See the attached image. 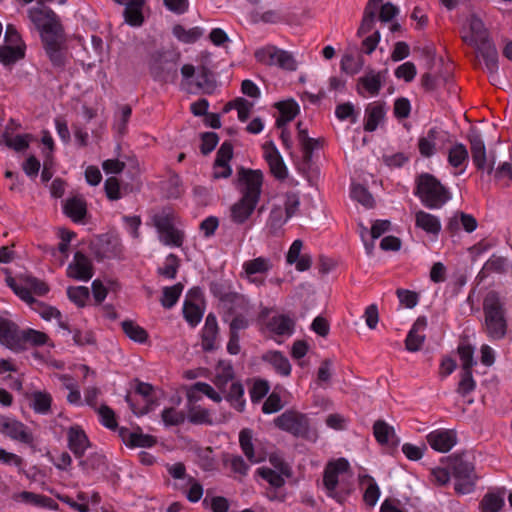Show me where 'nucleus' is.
<instances>
[{
    "label": "nucleus",
    "mask_w": 512,
    "mask_h": 512,
    "mask_svg": "<svg viewBox=\"0 0 512 512\" xmlns=\"http://www.w3.org/2000/svg\"><path fill=\"white\" fill-rule=\"evenodd\" d=\"M352 478L350 464L345 458L329 461L323 473V485L327 496L342 503L352 490Z\"/></svg>",
    "instance_id": "obj_1"
},
{
    "label": "nucleus",
    "mask_w": 512,
    "mask_h": 512,
    "mask_svg": "<svg viewBox=\"0 0 512 512\" xmlns=\"http://www.w3.org/2000/svg\"><path fill=\"white\" fill-rule=\"evenodd\" d=\"M483 330L491 340H501L507 333L505 302L501 296L490 291L483 299Z\"/></svg>",
    "instance_id": "obj_2"
},
{
    "label": "nucleus",
    "mask_w": 512,
    "mask_h": 512,
    "mask_svg": "<svg viewBox=\"0 0 512 512\" xmlns=\"http://www.w3.org/2000/svg\"><path fill=\"white\" fill-rule=\"evenodd\" d=\"M151 220L163 245L169 247L182 246L185 234L180 228V218L173 208L163 207L152 215Z\"/></svg>",
    "instance_id": "obj_3"
},
{
    "label": "nucleus",
    "mask_w": 512,
    "mask_h": 512,
    "mask_svg": "<svg viewBox=\"0 0 512 512\" xmlns=\"http://www.w3.org/2000/svg\"><path fill=\"white\" fill-rule=\"evenodd\" d=\"M416 195L422 204L429 209H439L451 198L449 190L428 173L417 177Z\"/></svg>",
    "instance_id": "obj_4"
},
{
    "label": "nucleus",
    "mask_w": 512,
    "mask_h": 512,
    "mask_svg": "<svg viewBox=\"0 0 512 512\" xmlns=\"http://www.w3.org/2000/svg\"><path fill=\"white\" fill-rule=\"evenodd\" d=\"M449 470L455 479V491L458 494L473 492L477 480L474 463L469 454H455L450 457Z\"/></svg>",
    "instance_id": "obj_5"
},
{
    "label": "nucleus",
    "mask_w": 512,
    "mask_h": 512,
    "mask_svg": "<svg viewBox=\"0 0 512 512\" xmlns=\"http://www.w3.org/2000/svg\"><path fill=\"white\" fill-rule=\"evenodd\" d=\"M275 425L296 437H301L311 442L318 439L317 430L310 425L306 415L295 412L285 411L283 414L275 418Z\"/></svg>",
    "instance_id": "obj_6"
},
{
    "label": "nucleus",
    "mask_w": 512,
    "mask_h": 512,
    "mask_svg": "<svg viewBox=\"0 0 512 512\" xmlns=\"http://www.w3.org/2000/svg\"><path fill=\"white\" fill-rule=\"evenodd\" d=\"M181 74L183 89L188 93L210 92L214 88L212 74L203 66L195 69L193 65L185 64L181 68Z\"/></svg>",
    "instance_id": "obj_7"
},
{
    "label": "nucleus",
    "mask_w": 512,
    "mask_h": 512,
    "mask_svg": "<svg viewBox=\"0 0 512 512\" xmlns=\"http://www.w3.org/2000/svg\"><path fill=\"white\" fill-rule=\"evenodd\" d=\"M8 282L14 293L31 307H33V305H39L34 299V295L43 296L49 290L45 282L32 276L11 278Z\"/></svg>",
    "instance_id": "obj_8"
},
{
    "label": "nucleus",
    "mask_w": 512,
    "mask_h": 512,
    "mask_svg": "<svg viewBox=\"0 0 512 512\" xmlns=\"http://www.w3.org/2000/svg\"><path fill=\"white\" fill-rule=\"evenodd\" d=\"M263 186L260 170L240 168L237 174V189L241 197L259 202Z\"/></svg>",
    "instance_id": "obj_9"
},
{
    "label": "nucleus",
    "mask_w": 512,
    "mask_h": 512,
    "mask_svg": "<svg viewBox=\"0 0 512 512\" xmlns=\"http://www.w3.org/2000/svg\"><path fill=\"white\" fill-rule=\"evenodd\" d=\"M272 269V259L259 256L243 262L241 276L256 286H262L265 283V277Z\"/></svg>",
    "instance_id": "obj_10"
},
{
    "label": "nucleus",
    "mask_w": 512,
    "mask_h": 512,
    "mask_svg": "<svg viewBox=\"0 0 512 512\" xmlns=\"http://www.w3.org/2000/svg\"><path fill=\"white\" fill-rule=\"evenodd\" d=\"M255 57L258 62L265 65L277 66L288 71H294L297 68V62L292 54L273 46L257 50Z\"/></svg>",
    "instance_id": "obj_11"
},
{
    "label": "nucleus",
    "mask_w": 512,
    "mask_h": 512,
    "mask_svg": "<svg viewBox=\"0 0 512 512\" xmlns=\"http://www.w3.org/2000/svg\"><path fill=\"white\" fill-rule=\"evenodd\" d=\"M447 131L439 127H432L418 140V149L423 157L430 158L436 151L442 150L450 141Z\"/></svg>",
    "instance_id": "obj_12"
},
{
    "label": "nucleus",
    "mask_w": 512,
    "mask_h": 512,
    "mask_svg": "<svg viewBox=\"0 0 512 512\" xmlns=\"http://www.w3.org/2000/svg\"><path fill=\"white\" fill-rule=\"evenodd\" d=\"M151 74L157 81L174 83L178 78V62L171 54L158 55L151 64Z\"/></svg>",
    "instance_id": "obj_13"
},
{
    "label": "nucleus",
    "mask_w": 512,
    "mask_h": 512,
    "mask_svg": "<svg viewBox=\"0 0 512 512\" xmlns=\"http://www.w3.org/2000/svg\"><path fill=\"white\" fill-rule=\"evenodd\" d=\"M0 433L13 441L30 445L33 443V434L31 430L21 421L0 415Z\"/></svg>",
    "instance_id": "obj_14"
},
{
    "label": "nucleus",
    "mask_w": 512,
    "mask_h": 512,
    "mask_svg": "<svg viewBox=\"0 0 512 512\" xmlns=\"http://www.w3.org/2000/svg\"><path fill=\"white\" fill-rule=\"evenodd\" d=\"M426 440L433 450L446 453L456 445L457 435L452 429L439 428L428 433Z\"/></svg>",
    "instance_id": "obj_15"
},
{
    "label": "nucleus",
    "mask_w": 512,
    "mask_h": 512,
    "mask_svg": "<svg viewBox=\"0 0 512 512\" xmlns=\"http://www.w3.org/2000/svg\"><path fill=\"white\" fill-rule=\"evenodd\" d=\"M298 140L303 151V160H313L325 157L324 146L325 140L323 138H310L306 130L301 129V124H298Z\"/></svg>",
    "instance_id": "obj_16"
},
{
    "label": "nucleus",
    "mask_w": 512,
    "mask_h": 512,
    "mask_svg": "<svg viewBox=\"0 0 512 512\" xmlns=\"http://www.w3.org/2000/svg\"><path fill=\"white\" fill-rule=\"evenodd\" d=\"M35 141H37L36 135L32 133L15 134L11 131L9 126H6L1 134V142L7 148L17 153H25Z\"/></svg>",
    "instance_id": "obj_17"
},
{
    "label": "nucleus",
    "mask_w": 512,
    "mask_h": 512,
    "mask_svg": "<svg viewBox=\"0 0 512 512\" xmlns=\"http://www.w3.org/2000/svg\"><path fill=\"white\" fill-rule=\"evenodd\" d=\"M383 81L384 77L381 72L371 70L358 79L357 93L364 98L377 96L382 88Z\"/></svg>",
    "instance_id": "obj_18"
},
{
    "label": "nucleus",
    "mask_w": 512,
    "mask_h": 512,
    "mask_svg": "<svg viewBox=\"0 0 512 512\" xmlns=\"http://www.w3.org/2000/svg\"><path fill=\"white\" fill-rule=\"evenodd\" d=\"M67 275L79 281L90 280L93 276L91 260L81 252L75 253L73 261L67 267Z\"/></svg>",
    "instance_id": "obj_19"
},
{
    "label": "nucleus",
    "mask_w": 512,
    "mask_h": 512,
    "mask_svg": "<svg viewBox=\"0 0 512 512\" xmlns=\"http://www.w3.org/2000/svg\"><path fill=\"white\" fill-rule=\"evenodd\" d=\"M68 447L77 458L83 457L90 446L89 439L80 426H71L67 431Z\"/></svg>",
    "instance_id": "obj_20"
},
{
    "label": "nucleus",
    "mask_w": 512,
    "mask_h": 512,
    "mask_svg": "<svg viewBox=\"0 0 512 512\" xmlns=\"http://www.w3.org/2000/svg\"><path fill=\"white\" fill-rule=\"evenodd\" d=\"M462 39L465 43L474 48L482 45L484 42H490L484 23L476 16L469 18V33H464Z\"/></svg>",
    "instance_id": "obj_21"
},
{
    "label": "nucleus",
    "mask_w": 512,
    "mask_h": 512,
    "mask_svg": "<svg viewBox=\"0 0 512 512\" xmlns=\"http://www.w3.org/2000/svg\"><path fill=\"white\" fill-rule=\"evenodd\" d=\"M20 330L8 319L0 317V344L11 350H19Z\"/></svg>",
    "instance_id": "obj_22"
},
{
    "label": "nucleus",
    "mask_w": 512,
    "mask_h": 512,
    "mask_svg": "<svg viewBox=\"0 0 512 512\" xmlns=\"http://www.w3.org/2000/svg\"><path fill=\"white\" fill-rule=\"evenodd\" d=\"M257 204L258 202L240 197V199L230 207L231 220L236 224L245 223L253 214Z\"/></svg>",
    "instance_id": "obj_23"
},
{
    "label": "nucleus",
    "mask_w": 512,
    "mask_h": 512,
    "mask_svg": "<svg viewBox=\"0 0 512 512\" xmlns=\"http://www.w3.org/2000/svg\"><path fill=\"white\" fill-rule=\"evenodd\" d=\"M359 485L364 490L363 500L365 504L374 507L381 495L380 488L375 479L368 474H360Z\"/></svg>",
    "instance_id": "obj_24"
},
{
    "label": "nucleus",
    "mask_w": 512,
    "mask_h": 512,
    "mask_svg": "<svg viewBox=\"0 0 512 512\" xmlns=\"http://www.w3.org/2000/svg\"><path fill=\"white\" fill-rule=\"evenodd\" d=\"M426 325L427 323L425 318H418L413 324L405 340L406 349L408 351L416 352L421 348L425 340L423 332Z\"/></svg>",
    "instance_id": "obj_25"
},
{
    "label": "nucleus",
    "mask_w": 512,
    "mask_h": 512,
    "mask_svg": "<svg viewBox=\"0 0 512 512\" xmlns=\"http://www.w3.org/2000/svg\"><path fill=\"white\" fill-rule=\"evenodd\" d=\"M239 442L244 455L251 463H259L265 459L264 452L254 448L251 430L243 429L239 434Z\"/></svg>",
    "instance_id": "obj_26"
},
{
    "label": "nucleus",
    "mask_w": 512,
    "mask_h": 512,
    "mask_svg": "<svg viewBox=\"0 0 512 512\" xmlns=\"http://www.w3.org/2000/svg\"><path fill=\"white\" fill-rule=\"evenodd\" d=\"M146 0H128L124 5L125 22L130 26L139 27L144 22L143 8Z\"/></svg>",
    "instance_id": "obj_27"
},
{
    "label": "nucleus",
    "mask_w": 512,
    "mask_h": 512,
    "mask_svg": "<svg viewBox=\"0 0 512 512\" xmlns=\"http://www.w3.org/2000/svg\"><path fill=\"white\" fill-rule=\"evenodd\" d=\"M12 498L17 503L29 504L36 507H46L52 510L57 508V504L53 499L33 492L23 491L15 493Z\"/></svg>",
    "instance_id": "obj_28"
},
{
    "label": "nucleus",
    "mask_w": 512,
    "mask_h": 512,
    "mask_svg": "<svg viewBox=\"0 0 512 512\" xmlns=\"http://www.w3.org/2000/svg\"><path fill=\"white\" fill-rule=\"evenodd\" d=\"M478 56L484 61L487 71L494 75L498 71V53L492 42H484L482 45L475 47Z\"/></svg>",
    "instance_id": "obj_29"
},
{
    "label": "nucleus",
    "mask_w": 512,
    "mask_h": 512,
    "mask_svg": "<svg viewBox=\"0 0 512 512\" xmlns=\"http://www.w3.org/2000/svg\"><path fill=\"white\" fill-rule=\"evenodd\" d=\"M39 31L45 50L48 48L60 47L64 45L65 39L62 33V29L57 22Z\"/></svg>",
    "instance_id": "obj_30"
},
{
    "label": "nucleus",
    "mask_w": 512,
    "mask_h": 512,
    "mask_svg": "<svg viewBox=\"0 0 512 512\" xmlns=\"http://www.w3.org/2000/svg\"><path fill=\"white\" fill-rule=\"evenodd\" d=\"M384 116L385 109L381 103H370L365 110L364 130L367 132L375 131L384 119Z\"/></svg>",
    "instance_id": "obj_31"
},
{
    "label": "nucleus",
    "mask_w": 512,
    "mask_h": 512,
    "mask_svg": "<svg viewBox=\"0 0 512 512\" xmlns=\"http://www.w3.org/2000/svg\"><path fill=\"white\" fill-rule=\"evenodd\" d=\"M187 398L191 401H200L202 398V395L207 396L209 399L213 400L214 402H220L222 397L218 392L214 390V388L204 382H197L190 386L187 389Z\"/></svg>",
    "instance_id": "obj_32"
},
{
    "label": "nucleus",
    "mask_w": 512,
    "mask_h": 512,
    "mask_svg": "<svg viewBox=\"0 0 512 512\" xmlns=\"http://www.w3.org/2000/svg\"><path fill=\"white\" fill-rule=\"evenodd\" d=\"M30 20L38 30H41L56 22L54 12L44 6L32 7L28 11Z\"/></svg>",
    "instance_id": "obj_33"
},
{
    "label": "nucleus",
    "mask_w": 512,
    "mask_h": 512,
    "mask_svg": "<svg viewBox=\"0 0 512 512\" xmlns=\"http://www.w3.org/2000/svg\"><path fill=\"white\" fill-rule=\"evenodd\" d=\"M415 225L426 233L433 235H437L441 230L439 218L423 210L415 213Z\"/></svg>",
    "instance_id": "obj_34"
},
{
    "label": "nucleus",
    "mask_w": 512,
    "mask_h": 512,
    "mask_svg": "<svg viewBox=\"0 0 512 512\" xmlns=\"http://www.w3.org/2000/svg\"><path fill=\"white\" fill-rule=\"evenodd\" d=\"M373 433L376 440L380 444L397 445L398 439L396 437L394 428L388 425L385 421L378 420L373 425Z\"/></svg>",
    "instance_id": "obj_35"
},
{
    "label": "nucleus",
    "mask_w": 512,
    "mask_h": 512,
    "mask_svg": "<svg viewBox=\"0 0 512 512\" xmlns=\"http://www.w3.org/2000/svg\"><path fill=\"white\" fill-rule=\"evenodd\" d=\"M295 323L292 318L287 315H277L270 319L268 322V329L276 334L282 336H290L294 332Z\"/></svg>",
    "instance_id": "obj_36"
},
{
    "label": "nucleus",
    "mask_w": 512,
    "mask_h": 512,
    "mask_svg": "<svg viewBox=\"0 0 512 512\" xmlns=\"http://www.w3.org/2000/svg\"><path fill=\"white\" fill-rule=\"evenodd\" d=\"M64 212L74 222H80L86 215V202L80 196H74L66 200Z\"/></svg>",
    "instance_id": "obj_37"
},
{
    "label": "nucleus",
    "mask_w": 512,
    "mask_h": 512,
    "mask_svg": "<svg viewBox=\"0 0 512 512\" xmlns=\"http://www.w3.org/2000/svg\"><path fill=\"white\" fill-rule=\"evenodd\" d=\"M290 219L285 210L281 206L273 207L270 211L266 228L271 235H278L281 232L282 227Z\"/></svg>",
    "instance_id": "obj_38"
},
{
    "label": "nucleus",
    "mask_w": 512,
    "mask_h": 512,
    "mask_svg": "<svg viewBox=\"0 0 512 512\" xmlns=\"http://www.w3.org/2000/svg\"><path fill=\"white\" fill-rule=\"evenodd\" d=\"M478 226L477 220L470 214L456 213L449 221L448 228L451 231H457L460 227L467 233H472Z\"/></svg>",
    "instance_id": "obj_39"
},
{
    "label": "nucleus",
    "mask_w": 512,
    "mask_h": 512,
    "mask_svg": "<svg viewBox=\"0 0 512 512\" xmlns=\"http://www.w3.org/2000/svg\"><path fill=\"white\" fill-rule=\"evenodd\" d=\"M264 360L267 361L275 371L282 376H289L291 373V364L287 357L278 351H271L265 354Z\"/></svg>",
    "instance_id": "obj_40"
},
{
    "label": "nucleus",
    "mask_w": 512,
    "mask_h": 512,
    "mask_svg": "<svg viewBox=\"0 0 512 512\" xmlns=\"http://www.w3.org/2000/svg\"><path fill=\"white\" fill-rule=\"evenodd\" d=\"M121 435L124 442L131 447H152L156 443L153 436L143 434L139 431L129 432L122 430Z\"/></svg>",
    "instance_id": "obj_41"
},
{
    "label": "nucleus",
    "mask_w": 512,
    "mask_h": 512,
    "mask_svg": "<svg viewBox=\"0 0 512 512\" xmlns=\"http://www.w3.org/2000/svg\"><path fill=\"white\" fill-rule=\"evenodd\" d=\"M198 401H189L187 399V415L186 418L193 424H209L211 416L209 410L197 405Z\"/></svg>",
    "instance_id": "obj_42"
},
{
    "label": "nucleus",
    "mask_w": 512,
    "mask_h": 512,
    "mask_svg": "<svg viewBox=\"0 0 512 512\" xmlns=\"http://www.w3.org/2000/svg\"><path fill=\"white\" fill-rule=\"evenodd\" d=\"M277 108L279 110V116L276 120L278 127L286 126L299 112V105L293 100L280 102Z\"/></svg>",
    "instance_id": "obj_43"
},
{
    "label": "nucleus",
    "mask_w": 512,
    "mask_h": 512,
    "mask_svg": "<svg viewBox=\"0 0 512 512\" xmlns=\"http://www.w3.org/2000/svg\"><path fill=\"white\" fill-rule=\"evenodd\" d=\"M217 333V319L213 314H208L202 332V345L204 349H212Z\"/></svg>",
    "instance_id": "obj_44"
},
{
    "label": "nucleus",
    "mask_w": 512,
    "mask_h": 512,
    "mask_svg": "<svg viewBox=\"0 0 512 512\" xmlns=\"http://www.w3.org/2000/svg\"><path fill=\"white\" fill-rule=\"evenodd\" d=\"M25 46L23 43L10 46H0V62L4 65L12 64L24 57Z\"/></svg>",
    "instance_id": "obj_45"
},
{
    "label": "nucleus",
    "mask_w": 512,
    "mask_h": 512,
    "mask_svg": "<svg viewBox=\"0 0 512 512\" xmlns=\"http://www.w3.org/2000/svg\"><path fill=\"white\" fill-rule=\"evenodd\" d=\"M252 108H253L252 102H250L242 97H238V98L228 102L224 107V111L229 112L230 110H236L237 114H238V119L241 122H245L248 119Z\"/></svg>",
    "instance_id": "obj_46"
},
{
    "label": "nucleus",
    "mask_w": 512,
    "mask_h": 512,
    "mask_svg": "<svg viewBox=\"0 0 512 512\" xmlns=\"http://www.w3.org/2000/svg\"><path fill=\"white\" fill-rule=\"evenodd\" d=\"M19 350L25 349L27 344L42 345L47 341L46 334L33 330H20Z\"/></svg>",
    "instance_id": "obj_47"
},
{
    "label": "nucleus",
    "mask_w": 512,
    "mask_h": 512,
    "mask_svg": "<svg viewBox=\"0 0 512 512\" xmlns=\"http://www.w3.org/2000/svg\"><path fill=\"white\" fill-rule=\"evenodd\" d=\"M226 400L237 411H243L245 407L243 386L240 383L232 382L226 395Z\"/></svg>",
    "instance_id": "obj_48"
},
{
    "label": "nucleus",
    "mask_w": 512,
    "mask_h": 512,
    "mask_svg": "<svg viewBox=\"0 0 512 512\" xmlns=\"http://www.w3.org/2000/svg\"><path fill=\"white\" fill-rule=\"evenodd\" d=\"M122 329L124 333L127 335V337H129L131 340L137 343L143 344L148 339V333L146 332V330L133 321H123Z\"/></svg>",
    "instance_id": "obj_49"
},
{
    "label": "nucleus",
    "mask_w": 512,
    "mask_h": 512,
    "mask_svg": "<svg viewBox=\"0 0 512 512\" xmlns=\"http://www.w3.org/2000/svg\"><path fill=\"white\" fill-rule=\"evenodd\" d=\"M173 35L181 42L194 43L203 35V30L199 27L186 29L182 25H176L173 27Z\"/></svg>",
    "instance_id": "obj_50"
},
{
    "label": "nucleus",
    "mask_w": 512,
    "mask_h": 512,
    "mask_svg": "<svg viewBox=\"0 0 512 512\" xmlns=\"http://www.w3.org/2000/svg\"><path fill=\"white\" fill-rule=\"evenodd\" d=\"M503 505V495L495 492L487 493L480 502L482 512H498Z\"/></svg>",
    "instance_id": "obj_51"
},
{
    "label": "nucleus",
    "mask_w": 512,
    "mask_h": 512,
    "mask_svg": "<svg viewBox=\"0 0 512 512\" xmlns=\"http://www.w3.org/2000/svg\"><path fill=\"white\" fill-rule=\"evenodd\" d=\"M472 160H486V148L481 136L476 131H471L468 135Z\"/></svg>",
    "instance_id": "obj_52"
},
{
    "label": "nucleus",
    "mask_w": 512,
    "mask_h": 512,
    "mask_svg": "<svg viewBox=\"0 0 512 512\" xmlns=\"http://www.w3.org/2000/svg\"><path fill=\"white\" fill-rule=\"evenodd\" d=\"M183 291V285L177 283L170 287H165L163 289V295L161 298V304L164 308L170 309L172 308L177 301L179 300Z\"/></svg>",
    "instance_id": "obj_53"
},
{
    "label": "nucleus",
    "mask_w": 512,
    "mask_h": 512,
    "mask_svg": "<svg viewBox=\"0 0 512 512\" xmlns=\"http://www.w3.org/2000/svg\"><path fill=\"white\" fill-rule=\"evenodd\" d=\"M153 388L149 384L141 383L138 386V393L141 395V401L144 402V407L141 409H137L133 403L130 404L132 411L136 415H143L148 413L152 407H151V392Z\"/></svg>",
    "instance_id": "obj_54"
},
{
    "label": "nucleus",
    "mask_w": 512,
    "mask_h": 512,
    "mask_svg": "<svg viewBox=\"0 0 512 512\" xmlns=\"http://www.w3.org/2000/svg\"><path fill=\"white\" fill-rule=\"evenodd\" d=\"M183 314L184 318L191 326H196L200 323L203 317V310L198 304L191 301H185Z\"/></svg>",
    "instance_id": "obj_55"
},
{
    "label": "nucleus",
    "mask_w": 512,
    "mask_h": 512,
    "mask_svg": "<svg viewBox=\"0 0 512 512\" xmlns=\"http://www.w3.org/2000/svg\"><path fill=\"white\" fill-rule=\"evenodd\" d=\"M52 403V397L45 392H34L32 395V407L35 412L46 414L49 412Z\"/></svg>",
    "instance_id": "obj_56"
},
{
    "label": "nucleus",
    "mask_w": 512,
    "mask_h": 512,
    "mask_svg": "<svg viewBox=\"0 0 512 512\" xmlns=\"http://www.w3.org/2000/svg\"><path fill=\"white\" fill-rule=\"evenodd\" d=\"M36 142H38L41 155L47 160L50 159L55 150V142L51 133L48 130H42L41 137L39 140L37 139Z\"/></svg>",
    "instance_id": "obj_57"
},
{
    "label": "nucleus",
    "mask_w": 512,
    "mask_h": 512,
    "mask_svg": "<svg viewBox=\"0 0 512 512\" xmlns=\"http://www.w3.org/2000/svg\"><path fill=\"white\" fill-rule=\"evenodd\" d=\"M351 197L357 202L361 203L366 208L373 207L374 200L368 190L360 184H352Z\"/></svg>",
    "instance_id": "obj_58"
},
{
    "label": "nucleus",
    "mask_w": 512,
    "mask_h": 512,
    "mask_svg": "<svg viewBox=\"0 0 512 512\" xmlns=\"http://www.w3.org/2000/svg\"><path fill=\"white\" fill-rule=\"evenodd\" d=\"M68 298L79 307L86 305L89 299V289L84 286H73L67 289Z\"/></svg>",
    "instance_id": "obj_59"
},
{
    "label": "nucleus",
    "mask_w": 512,
    "mask_h": 512,
    "mask_svg": "<svg viewBox=\"0 0 512 512\" xmlns=\"http://www.w3.org/2000/svg\"><path fill=\"white\" fill-rule=\"evenodd\" d=\"M162 189L168 198H178L183 192V188H182L179 176L178 175L170 176L163 183Z\"/></svg>",
    "instance_id": "obj_60"
},
{
    "label": "nucleus",
    "mask_w": 512,
    "mask_h": 512,
    "mask_svg": "<svg viewBox=\"0 0 512 512\" xmlns=\"http://www.w3.org/2000/svg\"><path fill=\"white\" fill-rule=\"evenodd\" d=\"M186 419V413L175 408H166L162 411V420L166 426H177Z\"/></svg>",
    "instance_id": "obj_61"
},
{
    "label": "nucleus",
    "mask_w": 512,
    "mask_h": 512,
    "mask_svg": "<svg viewBox=\"0 0 512 512\" xmlns=\"http://www.w3.org/2000/svg\"><path fill=\"white\" fill-rule=\"evenodd\" d=\"M335 116L340 121L350 120L351 123L357 122L358 113L352 103H342L336 106Z\"/></svg>",
    "instance_id": "obj_62"
},
{
    "label": "nucleus",
    "mask_w": 512,
    "mask_h": 512,
    "mask_svg": "<svg viewBox=\"0 0 512 512\" xmlns=\"http://www.w3.org/2000/svg\"><path fill=\"white\" fill-rule=\"evenodd\" d=\"M258 474L266 480L272 487L279 488L284 485V477L281 473L268 467H261L257 470Z\"/></svg>",
    "instance_id": "obj_63"
},
{
    "label": "nucleus",
    "mask_w": 512,
    "mask_h": 512,
    "mask_svg": "<svg viewBox=\"0 0 512 512\" xmlns=\"http://www.w3.org/2000/svg\"><path fill=\"white\" fill-rule=\"evenodd\" d=\"M179 267V259L174 254H169L162 267L159 268V273L168 279H174Z\"/></svg>",
    "instance_id": "obj_64"
}]
</instances>
